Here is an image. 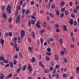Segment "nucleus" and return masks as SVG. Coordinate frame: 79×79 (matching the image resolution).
Wrapping results in <instances>:
<instances>
[{"instance_id":"393cba45","label":"nucleus","mask_w":79,"mask_h":79,"mask_svg":"<svg viewBox=\"0 0 79 79\" xmlns=\"http://www.w3.org/2000/svg\"><path fill=\"white\" fill-rule=\"evenodd\" d=\"M15 48H16V50L17 51V52H19V48H18V47L15 46Z\"/></svg>"},{"instance_id":"58836bf2","label":"nucleus","mask_w":79,"mask_h":79,"mask_svg":"<svg viewBox=\"0 0 79 79\" xmlns=\"http://www.w3.org/2000/svg\"><path fill=\"white\" fill-rule=\"evenodd\" d=\"M62 76L63 77H66V76H67V75H66V74L65 73H64L62 74Z\"/></svg>"},{"instance_id":"6e6552de","label":"nucleus","mask_w":79,"mask_h":79,"mask_svg":"<svg viewBox=\"0 0 79 79\" xmlns=\"http://www.w3.org/2000/svg\"><path fill=\"white\" fill-rule=\"evenodd\" d=\"M69 22H70V23L71 25H73V23H74V21H73V19H70L69 20Z\"/></svg>"},{"instance_id":"09e8293b","label":"nucleus","mask_w":79,"mask_h":79,"mask_svg":"<svg viewBox=\"0 0 79 79\" xmlns=\"http://www.w3.org/2000/svg\"><path fill=\"white\" fill-rule=\"evenodd\" d=\"M45 32V30H44V29H42L41 31V32L42 33H44Z\"/></svg>"},{"instance_id":"4be33fe9","label":"nucleus","mask_w":79,"mask_h":79,"mask_svg":"<svg viewBox=\"0 0 79 79\" xmlns=\"http://www.w3.org/2000/svg\"><path fill=\"white\" fill-rule=\"evenodd\" d=\"M26 66L24 65V66L23 67L22 69V70L23 71H25L26 70Z\"/></svg>"},{"instance_id":"39448f33","label":"nucleus","mask_w":79,"mask_h":79,"mask_svg":"<svg viewBox=\"0 0 79 79\" xmlns=\"http://www.w3.org/2000/svg\"><path fill=\"white\" fill-rule=\"evenodd\" d=\"M55 59L56 61H58L59 60V57L58 55L56 54L54 56Z\"/></svg>"},{"instance_id":"20e7f679","label":"nucleus","mask_w":79,"mask_h":79,"mask_svg":"<svg viewBox=\"0 0 79 79\" xmlns=\"http://www.w3.org/2000/svg\"><path fill=\"white\" fill-rule=\"evenodd\" d=\"M21 18V16L19 15L17 18L16 20V23H19V21H20V18Z\"/></svg>"},{"instance_id":"052dcab7","label":"nucleus","mask_w":79,"mask_h":79,"mask_svg":"<svg viewBox=\"0 0 79 79\" xmlns=\"http://www.w3.org/2000/svg\"><path fill=\"white\" fill-rule=\"evenodd\" d=\"M23 3V1L22 0H21L20 1V5H22V3Z\"/></svg>"},{"instance_id":"a878e982","label":"nucleus","mask_w":79,"mask_h":79,"mask_svg":"<svg viewBox=\"0 0 79 79\" xmlns=\"http://www.w3.org/2000/svg\"><path fill=\"white\" fill-rule=\"evenodd\" d=\"M65 11V8L64 7L62 8L61 9V11L62 12H64Z\"/></svg>"},{"instance_id":"774afa93","label":"nucleus","mask_w":79,"mask_h":79,"mask_svg":"<svg viewBox=\"0 0 79 79\" xmlns=\"http://www.w3.org/2000/svg\"><path fill=\"white\" fill-rule=\"evenodd\" d=\"M77 21H78V26H79V18H78L77 19Z\"/></svg>"},{"instance_id":"7c9ffc66","label":"nucleus","mask_w":79,"mask_h":79,"mask_svg":"<svg viewBox=\"0 0 79 79\" xmlns=\"http://www.w3.org/2000/svg\"><path fill=\"white\" fill-rule=\"evenodd\" d=\"M13 19L11 18H10L9 19V22L10 23L11 21H12Z\"/></svg>"},{"instance_id":"423d86ee","label":"nucleus","mask_w":79,"mask_h":79,"mask_svg":"<svg viewBox=\"0 0 79 79\" xmlns=\"http://www.w3.org/2000/svg\"><path fill=\"white\" fill-rule=\"evenodd\" d=\"M34 15H32L31 16V18H32V19H35L36 18L35 16H36V14L34 12L33 14Z\"/></svg>"},{"instance_id":"603ef678","label":"nucleus","mask_w":79,"mask_h":79,"mask_svg":"<svg viewBox=\"0 0 79 79\" xmlns=\"http://www.w3.org/2000/svg\"><path fill=\"white\" fill-rule=\"evenodd\" d=\"M76 9L77 10H79V6H76Z\"/></svg>"},{"instance_id":"b1692460","label":"nucleus","mask_w":79,"mask_h":79,"mask_svg":"<svg viewBox=\"0 0 79 79\" xmlns=\"http://www.w3.org/2000/svg\"><path fill=\"white\" fill-rule=\"evenodd\" d=\"M21 8V7L20 6L18 5L17 7V9L18 10H20V9Z\"/></svg>"},{"instance_id":"c85d7f7f","label":"nucleus","mask_w":79,"mask_h":79,"mask_svg":"<svg viewBox=\"0 0 79 79\" xmlns=\"http://www.w3.org/2000/svg\"><path fill=\"white\" fill-rule=\"evenodd\" d=\"M4 8H5V6H2V11H4Z\"/></svg>"},{"instance_id":"bf43d9fd","label":"nucleus","mask_w":79,"mask_h":79,"mask_svg":"<svg viewBox=\"0 0 79 79\" xmlns=\"http://www.w3.org/2000/svg\"><path fill=\"white\" fill-rule=\"evenodd\" d=\"M34 1H31V5H34Z\"/></svg>"},{"instance_id":"4468645a","label":"nucleus","mask_w":79,"mask_h":79,"mask_svg":"<svg viewBox=\"0 0 79 79\" xmlns=\"http://www.w3.org/2000/svg\"><path fill=\"white\" fill-rule=\"evenodd\" d=\"M0 59L1 60H3V62H4L5 61V59H4L3 57V56H1V57H0Z\"/></svg>"},{"instance_id":"e2e57ef3","label":"nucleus","mask_w":79,"mask_h":79,"mask_svg":"<svg viewBox=\"0 0 79 79\" xmlns=\"http://www.w3.org/2000/svg\"><path fill=\"white\" fill-rule=\"evenodd\" d=\"M59 66L58 65H56V66H55V68L56 69H57V68H59Z\"/></svg>"},{"instance_id":"0e129e2a","label":"nucleus","mask_w":79,"mask_h":79,"mask_svg":"<svg viewBox=\"0 0 79 79\" xmlns=\"http://www.w3.org/2000/svg\"><path fill=\"white\" fill-rule=\"evenodd\" d=\"M19 56L20 58H22V53H20Z\"/></svg>"},{"instance_id":"338daca9","label":"nucleus","mask_w":79,"mask_h":79,"mask_svg":"<svg viewBox=\"0 0 79 79\" xmlns=\"http://www.w3.org/2000/svg\"><path fill=\"white\" fill-rule=\"evenodd\" d=\"M56 77L57 78H58L59 77V75L57 74V75H56Z\"/></svg>"},{"instance_id":"ddd939ff","label":"nucleus","mask_w":79,"mask_h":79,"mask_svg":"<svg viewBox=\"0 0 79 79\" xmlns=\"http://www.w3.org/2000/svg\"><path fill=\"white\" fill-rule=\"evenodd\" d=\"M0 42L1 44H2L3 45V44H4V40L3 39L1 40Z\"/></svg>"},{"instance_id":"c756f323","label":"nucleus","mask_w":79,"mask_h":79,"mask_svg":"<svg viewBox=\"0 0 79 79\" xmlns=\"http://www.w3.org/2000/svg\"><path fill=\"white\" fill-rule=\"evenodd\" d=\"M15 12L16 13H15V15L16 16L17 15H18V10H15Z\"/></svg>"},{"instance_id":"412c9836","label":"nucleus","mask_w":79,"mask_h":79,"mask_svg":"<svg viewBox=\"0 0 79 79\" xmlns=\"http://www.w3.org/2000/svg\"><path fill=\"white\" fill-rule=\"evenodd\" d=\"M13 40H14V42H17V38L15 37L13 38Z\"/></svg>"},{"instance_id":"cd10ccee","label":"nucleus","mask_w":79,"mask_h":79,"mask_svg":"<svg viewBox=\"0 0 79 79\" xmlns=\"http://www.w3.org/2000/svg\"><path fill=\"white\" fill-rule=\"evenodd\" d=\"M40 40L41 43L42 44H43V42H44V39H43V38H41L40 39Z\"/></svg>"},{"instance_id":"2f4dec72","label":"nucleus","mask_w":79,"mask_h":79,"mask_svg":"<svg viewBox=\"0 0 79 79\" xmlns=\"http://www.w3.org/2000/svg\"><path fill=\"white\" fill-rule=\"evenodd\" d=\"M52 7L53 8V9H54L55 8V4H52Z\"/></svg>"},{"instance_id":"69168bd1","label":"nucleus","mask_w":79,"mask_h":79,"mask_svg":"<svg viewBox=\"0 0 79 79\" xmlns=\"http://www.w3.org/2000/svg\"><path fill=\"white\" fill-rule=\"evenodd\" d=\"M75 4L76 5H77V4H79V2H75Z\"/></svg>"},{"instance_id":"5701e85b","label":"nucleus","mask_w":79,"mask_h":79,"mask_svg":"<svg viewBox=\"0 0 79 79\" xmlns=\"http://www.w3.org/2000/svg\"><path fill=\"white\" fill-rule=\"evenodd\" d=\"M42 62L41 61L40 62V66H42V67H44V64H42Z\"/></svg>"},{"instance_id":"79ce46f5","label":"nucleus","mask_w":79,"mask_h":79,"mask_svg":"<svg viewBox=\"0 0 79 79\" xmlns=\"http://www.w3.org/2000/svg\"><path fill=\"white\" fill-rule=\"evenodd\" d=\"M32 36L33 37V38L34 39L35 38V35H34V32L32 33Z\"/></svg>"},{"instance_id":"e433bc0d","label":"nucleus","mask_w":79,"mask_h":79,"mask_svg":"<svg viewBox=\"0 0 79 79\" xmlns=\"http://www.w3.org/2000/svg\"><path fill=\"white\" fill-rule=\"evenodd\" d=\"M20 71H21V69H20V68H19L17 70L16 72L18 73H19V72Z\"/></svg>"},{"instance_id":"0eeeda50","label":"nucleus","mask_w":79,"mask_h":79,"mask_svg":"<svg viewBox=\"0 0 79 79\" xmlns=\"http://www.w3.org/2000/svg\"><path fill=\"white\" fill-rule=\"evenodd\" d=\"M5 77V76L3 73L0 74V79H3Z\"/></svg>"},{"instance_id":"2eb2a0df","label":"nucleus","mask_w":79,"mask_h":79,"mask_svg":"<svg viewBox=\"0 0 79 79\" xmlns=\"http://www.w3.org/2000/svg\"><path fill=\"white\" fill-rule=\"evenodd\" d=\"M64 2H62L60 3V6H64Z\"/></svg>"},{"instance_id":"a18cd8bd","label":"nucleus","mask_w":79,"mask_h":79,"mask_svg":"<svg viewBox=\"0 0 79 79\" xmlns=\"http://www.w3.org/2000/svg\"><path fill=\"white\" fill-rule=\"evenodd\" d=\"M64 16V14L63 13H62L60 15V17L63 18Z\"/></svg>"},{"instance_id":"f8f14e48","label":"nucleus","mask_w":79,"mask_h":79,"mask_svg":"<svg viewBox=\"0 0 79 79\" xmlns=\"http://www.w3.org/2000/svg\"><path fill=\"white\" fill-rule=\"evenodd\" d=\"M2 17L4 19H6V14H5V12H4V14L2 15Z\"/></svg>"},{"instance_id":"f704fd0d","label":"nucleus","mask_w":79,"mask_h":79,"mask_svg":"<svg viewBox=\"0 0 79 79\" xmlns=\"http://www.w3.org/2000/svg\"><path fill=\"white\" fill-rule=\"evenodd\" d=\"M8 34L10 37L12 36V33L11 32H10Z\"/></svg>"},{"instance_id":"8fccbe9b","label":"nucleus","mask_w":79,"mask_h":79,"mask_svg":"<svg viewBox=\"0 0 79 79\" xmlns=\"http://www.w3.org/2000/svg\"><path fill=\"white\" fill-rule=\"evenodd\" d=\"M5 63H9V61L7 60H5Z\"/></svg>"},{"instance_id":"1a4fd4ad","label":"nucleus","mask_w":79,"mask_h":79,"mask_svg":"<svg viewBox=\"0 0 79 79\" xmlns=\"http://www.w3.org/2000/svg\"><path fill=\"white\" fill-rule=\"evenodd\" d=\"M28 69L29 70V71H32V67L29 65L28 66Z\"/></svg>"},{"instance_id":"dca6fc26","label":"nucleus","mask_w":79,"mask_h":79,"mask_svg":"<svg viewBox=\"0 0 79 79\" xmlns=\"http://www.w3.org/2000/svg\"><path fill=\"white\" fill-rule=\"evenodd\" d=\"M9 64L11 68H13V63H12V62H10L9 63Z\"/></svg>"},{"instance_id":"473e14b6","label":"nucleus","mask_w":79,"mask_h":79,"mask_svg":"<svg viewBox=\"0 0 79 79\" xmlns=\"http://www.w3.org/2000/svg\"><path fill=\"white\" fill-rule=\"evenodd\" d=\"M51 64L52 66H54V65L55 64L53 61H52L51 62Z\"/></svg>"},{"instance_id":"13d9d810","label":"nucleus","mask_w":79,"mask_h":79,"mask_svg":"<svg viewBox=\"0 0 79 79\" xmlns=\"http://www.w3.org/2000/svg\"><path fill=\"white\" fill-rule=\"evenodd\" d=\"M49 69L50 71H52L53 70V67H51Z\"/></svg>"},{"instance_id":"4c0bfd02","label":"nucleus","mask_w":79,"mask_h":79,"mask_svg":"<svg viewBox=\"0 0 79 79\" xmlns=\"http://www.w3.org/2000/svg\"><path fill=\"white\" fill-rule=\"evenodd\" d=\"M71 17H72V18H75V15H74V14H71Z\"/></svg>"},{"instance_id":"c03bdc74","label":"nucleus","mask_w":79,"mask_h":79,"mask_svg":"<svg viewBox=\"0 0 79 79\" xmlns=\"http://www.w3.org/2000/svg\"><path fill=\"white\" fill-rule=\"evenodd\" d=\"M14 64L15 65L16 64V60L15 59L14 60Z\"/></svg>"},{"instance_id":"9b49d317","label":"nucleus","mask_w":79,"mask_h":79,"mask_svg":"<svg viewBox=\"0 0 79 79\" xmlns=\"http://www.w3.org/2000/svg\"><path fill=\"white\" fill-rule=\"evenodd\" d=\"M64 29L63 30L64 31H67V29H66V28H67V27H66V26L64 25Z\"/></svg>"},{"instance_id":"aec40b11","label":"nucleus","mask_w":79,"mask_h":79,"mask_svg":"<svg viewBox=\"0 0 79 79\" xmlns=\"http://www.w3.org/2000/svg\"><path fill=\"white\" fill-rule=\"evenodd\" d=\"M28 49L29 50L30 52H32V49L31 47H29L28 48Z\"/></svg>"},{"instance_id":"7ed1b4c3","label":"nucleus","mask_w":79,"mask_h":79,"mask_svg":"<svg viewBox=\"0 0 79 79\" xmlns=\"http://www.w3.org/2000/svg\"><path fill=\"white\" fill-rule=\"evenodd\" d=\"M21 37L22 38H23L24 37V35H25V32L24 30H22L21 31V33H20Z\"/></svg>"},{"instance_id":"a19ab883","label":"nucleus","mask_w":79,"mask_h":79,"mask_svg":"<svg viewBox=\"0 0 79 79\" xmlns=\"http://www.w3.org/2000/svg\"><path fill=\"white\" fill-rule=\"evenodd\" d=\"M77 24V22L75 21L73 23V25H74V26H76V25Z\"/></svg>"},{"instance_id":"f03ea898","label":"nucleus","mask_w":79,"mask_h":79,"mask_svg":"<svg viewBox=\"0 0 79 79\" xmlns=\"http://www.w3.org/2000/svg\"><path fill=\"white\" fill-rule=\"evenodd\" d=\"M7 10L8 13H11V6L9 5L7 8Z\"/></svg>"},{"instance_id":"72a5a7b5","label":"nucleus","mask_w":79,"mask_h":79,"mask_svg":"<svg viewBox=\"0 0 79 79\" xmlns=\"http://www.w3.org/2000/svg\"><path fill=\"white\" fill-rule=\"evenodd\" d=\"M46 22L44 23H43V26L44 27H46Z\"/></svg>"},{"instance_id":"864d4df0","label":"nucleus","mask_w":79,"mask_h":79,"mask_svg":"<svg viewBox=\"0 0 79 79\" xmlns=\"http://www.w3.org/2000/svg\"><path fill=\"white\" fill-rule=\"evenodd\" d=\"M25 9H23L22 10V11L23 12V13L24 14V13H25Z\"/></svg>"},{"instance_id":"ea45409f","label":"nucleus","mask_w":79,"mask_h":79,"mask_svg":"<svg viewBox=\"0 0 79 79\" xmlns=\"http://www.w3.org/2000/svg\"><path fill=\"white\" fill-rule=\"evenodd\" d=\"M59 11L58 10H57L56 12V15H57V16H58L59 15Z\"/></svg>"},{"instance_id":"f257e3e1","label":"nucleus","mask_w":79,"mask_h":79,"mask_svg":"<svg viewBox=\"0 0 79 79\" xmlns=\"http://www.w3.org/2000/svg\"><path fill=\"white\" fill-rule=\"evenodd\" d=\"M40 21H38L36 23V26L38 28H40L41 26L40 25Z\"/></svg>"},{"instance_id":"4d7b16f0","label":"nucleus","mask_w":79,"mask_h":79,"mask_svg":"<svg viewBox=\"0 0 79 79\" xmlns=\"http://www.w3.org/2000/svg\"><path fill=\"white\" fill-rule=\"evenodd\" d=\"M8 33H5V35L6 36V37H8Z\"/></svg>"},{"instance_id":"de8ad7c7","label":"nucleus","mask_w":79,"mask_h":79,"mask_svg":"<svg viewBox=\"0 0 79 79\" xmlns=\"http://www.w3.org/2000/svg\"><path fill=\"white\" fill-rule=\"evenodd\" d=\"M31 23L32 24H34L35 23V21L34 20H32L31 21Z\"/></svg>"},{"instance_id":"6e6d98bb","label":"nucleus","mask_w":79,"mask_h":79,"mask_svg":"<svg viewBox=\"0 0 79 79\" xmlns=\"http://www.w3.org/2000/svg\"><path fill=\"white\" fill-rule=\"evenodd\" d=\"M65 15H68V11L67 10H66L65 12Z\"/></svg>"},{"instance_id":"37998d69","label":"nucleus","mask_w":79,"mask_h":79,"mask_svg":"<svg viewBox=\"0 0 79 79\" xmlns=\"http://www.w3.org/2000/svg\"><path fill=\"white\" fill-rule=\"evenodd\" d=\"M49 15L51 17L53 18L54 17V16L52 15V14H51V13H49Z\"/></svg>"},{"instance_id":"5fc2aeb1","label":"nucleus","mask_w":79,"mask_h":79,"mask_svg":"<svg viewBox=\"0 0 79 79\" xmlns=\"http://www.w3.org/2000/svg\"><path fill=\"white\" fill-rule=\"evenodd\" d=\"M64 51H65V53H67V50H66V49H65V48H64Z\"/></svg>"},{"instance_id":"3c124183","label":"nucleus","mask_w":79,"mask_h":79,"mask_svg":"<svg viewBox=\"0 0 79 79\" xmlns=\"http://www.w3.org/2000/svg\"><path fill=\"white\" fill-rule=\"evenodd\" d=\"M71 47L72 48H73L74 47V45L73 44H72L71 45Z\"/></svg>"},{"instance_id":"f3484780","label":"nucleus","mask_w":79,"mask_h":79,"mask_svg":"<svg viewBox=\"0 0 79 79\" xmlns=\"http://www.w3.org/2000/svg\"><path fill=\"white\" fill-rule=\"evenodd\" d=\"M47 52H51V48H47Z\"/></svg>"},{"instance_id":"c9c22d12","label":"nucleus","mask_w":79,"mask_h":79,"mask_svg":"<svg viewBox=\"0 0 79 79\" xmlns=\"http://www.w3.org/2000/svg\"><path fill=\"white\" fill-rule=\"evenodd\" d=\"M46 55H47L50 56V55H51V54H52V53L47 52H46Z\"/></svg>"},{"instance_id":"6ab92c4d","label":"nucleus","mask_w":79,"mask_h":79,"mask_svg":"<svg viewBox=\"0 0 79 79\" xmlns=\"http://www.w3.org/2000/svg\"><path fill=\"white\" fill-rule=\"evenodd\" d=\"M55 28L56 29H58V28H59V26H58V24H55Z\"/></svg>"},{"instance_id":"9d476101","label":"nucleus","mask_w":79,"mask_h":79,"mask_svg":"<svg viewBox=\"0 0 79 79\" xmlns=\"http://www.w3.org/2000/svg\"><path fill=\"white\" fill-rule=\"evenodd\" d=\"M12 76L13 74H12V73H10L7 76V77H6V79H8V78H10V77H12Z\"/></svg>"},{"instance_id":"49530a36","label":"nucleus","mask_w":79,"mask_h":79,"mask_svg":"<svg viewBox=\"0 0 79 79\" xmlns=\"http://www.w3.org/2000/svg\"><path fill=\"white\" fill-rule=\"evenodd\" d=\"M73 11L75 13H76L77 12V10H76V9H74Z\"/></svg>"},{"instance_id":"a211bd4d","label":"nucleus","mask_w":79,"mask_h":79,"mask_svg":"<svg viewBox=\"0 0 79 79\" xmlns=\"http://www.w3.org/2000/svg\"><path fill=\"white\" fill-rule=\"evenodd\" d=\"M31 61L33 63H34V62L35 61V58L33 57V58H32Z\"/></svg>"},{"instance_id":"bb28decb","label":"nucleus","mask_w":79,"mask_h":79,"mask_svg":"<svg viewBox=\"0 0 79 79\" xmlns=\"http://www.w3.org/2000/svg\"><path fill=\"white\" fill-rule=\"evenodd\" d=\"M60 42L61 44H63V40L61 39H60Z\"/></svg>"},{"instance_id":"680f3d73","label":"nucleus","mask_w":79,"mask_h":79,"mask_svg":"<svg viewBox=\"0 0 79 79\" xmlns=\"http://www.w3.org/2000/svg\"><path fill=\"white\" fill-rule=\"evenodd\" d=\"M56 32H60V30L59 29H57L56 30Z\"/></svg>"}]
</instances>
